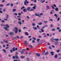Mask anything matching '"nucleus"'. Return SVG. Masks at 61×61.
I'll return each mask as SVG.
<instances>
[{"label":"nucleus","instance_id":"nucleus-17","mask_svg":"<svg viewBox=\"0 0 61 61\" xmlns=\"http://www.w3.org/2000/svg\"><path fill=\"white\" fill-rule=\"evenodd\" d=\"M3 42H4L5 43H8V41H5V40H3Z\"/></svg>","mask_w":61,"mask_h":61},{"label":"nucleus","instance_id":"nucleus-4","mask_svg":"<svg viewBox=\"0 0 61 61\" xmlns=\"http://www.w3.org/2000/svg\"><path fill=\"white\" fill-rule=\"evenodd\" d=\"M50 53L51 55L52 56H53L54 55V52L51 51L50 52Z\"/></svg>","mask_w":61,"mask_h":61},{"label":"nucleus","instance_id":"nucleus-12","mask_svg":"<svg viewBox=\"0 0 61 61\" xmlns=\"http://www.w3.org/2000/svg\"><path fill=\"white\" fill-rule=\"evenodd\" d=\"M24 44H25V45H27V42L26 41H24Z\"/></svg>","mask_w":61,"mask_h":61},{"label":"nucleus","instance_id":"nucleus-29","mask_svg":"<svg viewBox=\"0 0 61 61\" xmlns=\"http://www.w3.org/2000/svg\"><path fill=\"white\" fill-rule=\"evenodd\" d=\"M15 47H14L13 49V51H15Z\"/></svg>","mask_w":61,"mask_h":61},{"label":"nucleus","instance_id":"nucleus-3","mask_svg":"<svg viewBox=\"0 0 61 61\" xmlns=\"http://www.w3.org/2000/svg\"><path fill=\"white\" fill-rule=\"evenodd\" d=\"M27 0H25L24 2V4L25 5H26V6H27L28 4H26V3H27Z\"/></svg>","mask_w":61,"mask_h":61},{"label":"nucleus","instance_id":"nucleus-10","mask_svg":"<svg viewBox=\"0 0 61 61\" xmlns=\"http://www.w3.org/2000/svg\"><path fill=\"white\" fill-rule=\"evenodd\" d=\"M16 10L15 9H14L12 10V11L13 12H15L16 11Z\"/></svg>","mask_w":61,"mask_h":61},{"label":"nucleus","instance_id":"nucleus-47","mask_svg":"<svg viewBox=\"0 0 61 61\" xmlns=\"http://www.w3.org/2000/svg\"><path fill=\"white\" fill-rule=\"evenodd\" d=\"M44 22L45 23H47V21L46 20H44Z\"/></svg>","mask_w":61,"mask_h":61},{"label":"nucleus","instance_id":"nucleus-46","mask_svg":"<svg viewBox=\"0 0 61 61\" xmlns=\"http://www.w3.org/2000/svg\"><path fill=\"white\" fill-rule=\"evenodd\" d=\"M39 40H40V39H37V41L38 42H39Z\"/></svg>","mask_w":61,"mask_h":61},{"label":"nucleus","instance_id":"nucleus-21","mask_svg":"<svg viewBox=\"0 0 61 61\" xmlns=\"http://www.w3.org/2000/svg\"><path fill=\"white\" fill-rule=\"evenodd\" d=\"M33 28L34 30H36V29H37V28L36 27H33Z\"/></svg>","mask_w":61,"mask_h":61},{"label":"nucleus","instance_id":"nucleus-43","mask_svg":"<svg viewBox=\"0 0 61 61\" xmlns=\"http://www.w3.org/2000/svg\"><path fill=\"white\" fill-rule=\"evenodd\" d=\"M2 23H5V21L4 20H2L1 21Z\"/></svg>","mask_w":61,"mask_h":61},{"label":"nucleus","instance_id":"nucleus-34","mask_svg":"<svg viewBox=\"0 0 61 61\" xmlns=\"http://www.w3.org/2000/svg\"><path fill=\"white\" fill-rule=\"evenodd\" d=\"M42 24V22H40L38 23V25H41Z\"/></svg>","mask_w":61,"mask_h":61},{"label":"nucleus","instance_id":"nucleus-51","mask_svg":"<svg viewBox=\"0 0 61 61\" xmlns=\"http://www.w3.org/2000/svg\"><path fill=\"white\" fill-rule=\"evenodd\" d=\"M42 37V36H38V37H39V38H41Z\"/></svg>","mask_w":61,"mask_h":61},{"label":"nucleus","instance_id":"nucleus-19","mask_svg":"<svg viewBox=\"0 0 61 61\" xmlns=\"http://www.w3.org/2000/svg\"><path fill=\"white\" fill-rule=\"evenodd\" d=\"M55 10L56 11H58V8L57 7H56L55 9Z\"/></svg>","mask_w":61,"mask_h":61},{"label":"nucleus","instance_id":"nucleus-26","mask_svg":"<svg viewBox=\"0 0 61 61\" xmlns=\"http://www.w3.org/2000/svg\"><path fill=\"white\" fill-rule=\"evenodd\" d=\"M23 29H27V27H23Z\"/></svg>","mask_w":61,"mask_h":61},{"label":"nucleus","instance_id":"nucleus-64","mask_svg":"<svg viewBox=\"0 0 61 61\" xmlns=\"http://www.w3.org/2000/svg\"><path fill=\"white\" fill-rule=\"evenodd\" d=\"M50 14L51 15H52V14H53V12H52V11H51L50 12Z\"/></svg>","mask_w":61,"mask_h":61},{"label":"nucleus","instance_id":"nucleus-59","mask_svg":"<svg viewBox=\"0 0 61 61\" xmlns=\"http://www.w3.org/2000/svg\"><path fill=\"white\" fill-rule=\"evenodd\" d=\"M51 7H52V8H53V9H55V8L54 7V6H53L52 5Z\"/></svg>","mask_w":61,"mask_h":61},{"label":"nucleus","instance_id":"nucleus-18","mask_svg":"<svg viewBox=\"0 0 61 61\" xmlns=\"http://www.w3.org/2000/svg\"><path fill=\"white\" fill-rule=\"evenodd\" d=\"M35 16H39V15L37 14L36 13H35Z\"/></svg>","mask_w":61,"mask_h":61},{"label":"nucleus","instance_id":"nucleus-15","mask_svg":"<svg viewBox=\"0 0 61 61\" xmlns=\"http://www.w3.org/2000/svg\"><path fill=\"white\" fill-rule=\"evenodd\" d=\"M54 15L56 17V18L57 19V15L56 14H55Z\"/></svg>","mask_w":61,"mask_h":61},{"label":"nucleus","instance_id":"nucleus-16","mask_svg":"<svg viewBox=\"0 0 61 61\" xmlns=\"http://www.w3.org/2000/svg\"><path fill=\"white\" fill-rule=\"evenodd\" d=\"M2 50L4 52V53H6V50L4 49H3Z\"/></svg>","mask_w":61,"mask_h":61},{"label":"nucleus","instance_id":"nucleus-20","mask_svg":"<svg viewBox=\"0 0 61 61\" xmlns=\"http://www.w3.org/2000/svg\"><path fill=\"white\" fill-rule=\"evenodd\" d=\"M56 58H57V55L56 54L54 56Z\"/></svg>","mask_w":61,"mask_h":61},{"label":"nucleus","instance_id":"nucleus-30","mask_svg":"<svg viewBox=\"0 0 61 61\" xmlns=\"http://www.w3.org/2000/svg\"><path fill=\"white\" fill-rule=\"evenodd\" d=\"M20 57L21 58H24L25 57L23 56H20Z\"/></svg>","mask_w":61,"mask_h":61},{"label":"nucleus","instance_id":"nucleus-49","mask_svg":"<svg viewBox=\"0 0 61 61\" xmlns=\"http://www.w3.org/2000/svg\"><path fill=\"white\" fill-rule=\"evenodd\" d=\"M14 40L16 41V40H17V39L16 38H14Z\"/></svg>","mask_w":61,"mask_h":61},{"label":"nucleus","instance_id":"nucleus-11","mask_svg":"<svg viewBox=\"0 0 61 61\" xmlns=\"http://www.w3.org/2000/svg\"><path fill=\"white\" fill-rule=\"evenodd\" d=\"M54 39L55 41H59V39Z\"/></svg>","mask_w":61,"mask_h":61},{"label":"nucleus","instance_id":"nucleus-60","mask_svg":"<svg viewBox=\"0 0 61 61\" xmlns=\"http://www.w3.org/2000/svg\"><path fill=\"white\" fill-rule=\"evenodd\" d=\"M5 10H6L5 9H4L3 10V11H4V12H5Z\"/></svg>","mask_w":61,"mask_h":61},{"label":"nucleus","instance_id":"nucleus-2","mask_svg":"<svg viewBox=\"0 0 61 61\" xmlns=\"http://www.w3.org/2000/svg\"><path fill=\"white\" fill-rule=\"evenodd\" d=\"M25 51V49H24L22 50L21 51H20V53L21 54H24V52Z\"/></svg>","mask_w":61,"mask_h":61},{"label":"nucleus","instance_id":"nucleus-8","mask_svg":"<svg viewBox=\"0 0 61 61\" xmlns=\"http://www.w3.org/2000/svg\"><path fill=\"white\" fill-rule=\"evenodd\" d=\"M23 11L24 12H26L27 11V10L26 9H24L23 10Z\"/></svg>","mask_w":61,"mask_h":61},{"label":"nucleus","instance_id":"nucleus-48","mask_svg":"<svg viewBox=\"0 0 61 61\" xmlns=\"http://www.w3.org/2000/svg\"><path fill=\"white\" fill-rule=\"evenodd\" d=\"M18 30H15V33H17V31Z\"/></svg>","mask_w":61,"mask_h":61},{"label":"nucleus","instance_id":"nucleus-33","mask_svg":"<svg viewBox=\"0 0 61 61\" xmlns=\"http://www.w3.org/2000/svg\"><path fill=\"white\" fill-rule=\"evenodd\" d=\"M46 8H47V9H49L50 8L49 7V6H46Z\"/></svg>","mask_w":61,"mask_h":61},{"label":"nucleus","instance_id":"nucleus-42","mask_svg":"<svg viewBox=\"0 0 61 61\" xmlns=\"http://www.w3.org/2000/svg\"><path fill=\"white\" fill-rule=\"evenodd\" d=\"M4 6V5L2 4L0 5V7H3Z\"/></svg>","mask_w":61,"mask_h":61},{"label":"nucleus","instance_id":"nucleus-45","mask_svg":"<svg viewBox=\"0 0 61 61\" xmlns=\"http://www.w3.org/2000/svg\"><path fill=\"white\" fill-rule=\"evenodd\" d=\"M33 40H36V38H35V37H33Z\"/></svg>","mask_w":61,"mask_h":61},{"label":"nucleus","instance_id":"nucleus-44","mask_svg":"<svg viewBox=\"0 0 61 61\" xmlns=\"http://www.w3.org/2000/svg\"><path fill=\"white\" fill-rule=\"evenodd\" d=\"M45 2V0H44L42 2L41 1V3H44Z\"/></svg>","mask_w":61,"mask_h":61},{"label":"nucleus","instance_id":"nucleus-13","mask_svg":"<svg viewBox=\"0 0 61 61\" xmlns=\"http://www.w3.org/2000/svg\"><path fill=\"white\" fill-rule=\"evenodd\" d=\"M18 24H19L20 25H21L22 24V22H21L20 21H18Z\"/></svg>","mask_w":61,"mask_h":61},{"label":"nucleus","instance_id":"nucleus-37","mask_svg":"<svg viewBox=\"0 0 61 61\" xmlns=\"http://www.w3.org/2000/svg\"><path fill=\"white\" fill-rule=\"evenodd\" d=\"M33 9H36V6H34L33 7Z\"/></svg>","mask_w":61,"mask_h":61},{"label":"nucleus","instance_id":"nucleus-23","mask_svg":"<svg viewBox=\"0 0 61 61\" xmlns=\"http://www.w3.org/2000/svg\"><path fill=\"white\" fill-rule=\"evenodd\" d=\"M10 35H13V32H10Z\"/></svg>","mask_w":61,"mask_h":61},{"label":"nucleus","instance_id":"nucleus-5","mask_svg":"<svg viewBox=\"0 0 61 61\" xmlns=\"http://www.w3.org/2000/svg\"><path fill=\"white\" fill-rule=\"evenodd\" d=\"M55 45H57L59 44V43L57 41H55Z\"/></svg>","mask_w":61,"mask_h":61},{"label":"nucleus","instance_id":"nucleus-9","mask_svg":"<svg viewBox=\"0 0 61 61\" xmlns=\"http://www.w3.org/2000/svg\"><path fill=\"white\" fill-rule=\"evenodd\" d=\"M36 56H40V54L38 53H36Z\"/></svg>","mask_w":61,"mask_h":61},{"label":"nucleus","instance_id":"nucleus-36","mask_svg":"<svg viewBox=\"0 0 61 61\" xmlns=\"http://www.w3.org/2000/svg\"><path fill=\"white\" fill-rule=\"evenodd\" d=\"M48 54V52H47L45 54V55H47Z\"/></svg>","mask_w":61,"mask_h":61},{"label":"nucleus","instance_id":"nucleus-63","mask_svg":"<svg viewBox=\"0 0 61 61\" xmlns=\"http://www.w3.org/2000/svg\"><path fill=\"white\" fill-rule=\"evenodd\" d=\"M8 48H9V47H7L5 48V49H8Z\"/></svg>","mask_w":61,"mask_h":61},{"label":"nucleus","instance_id":"nucleus-27","mask_svg":"<svg viewBox=\"0 0 61 61\" xmlns=\"http://www.w3.org/2000/svg\"><path fill=\"white\" fill-rule=\"evenodd\" d=\"M34 11V9H31L30 10V11Z\"/></svg>","mask_w":61,"mask_h":61},{"label":"nucleus","instance_id":"nucleus-62","mask_svg":"<svg viewBox=\"0 0 61 61\" xmlns=\"http://www.w3.org/2000/svg\"><path fill=\"white\" fill-rule=\"evenodd\" d=\"M52 31H54L55 30V29H53L52 30Z\"/></svg>","mask_w":61,"mask_h":61},{"label":"nucleus","instance_id":"nucleus-25","mask_svg":"<svg viewBox=\"0 0 61 61\" xmlns=\"http://www.w3.org/2000/svg\"><path fill=\"white\" fill-rule=\"evenodd\" d=\"M25 8V6H23L21 7V10H22V9H24V8Z\"/></svg>","mask_w":61,"mask_h":61},{"label":"nucleus","instance_id":"nucleus-7","mask_svg":"<svg viewBox=\"0 0 61 61\" xmlns=\"http://www.w3.org/2000/svg\"><path fill=\"white\" fill-rule=\"evenodd\" d=\"M30 8H31L30 7H28L27 8V10H28V11H29Z\"/></svg>","mask_w":61,"mask_h":61},{"label":"nucleus","instance_id":"nucleus-32","mask_svg":"<svg viewBox=\"0 0 61 61\" xmlns=\"http://www.w3.org/2000/svg\"><path fill=\"white\" fill-rule=\"evenodd\" d=\"M41 30L42 32H44V30L43 29H41Z\"/></svg>","mask_w":61,"mask_h":61},{"label":"nucleus","instance_id":"nucleus-22","mask_svg":"<svg viewBox=\"0 0 61 61\" xmlns=\"http://www.w3.org/2000/svg\"><path fill=\"white\" fill-rule=\"evenodd\" d=\"M25 35L26 36H28V35H29V33H25Z\"/></svg>","mask_w":61,"mask_h":61},{"label":"nucleus","instance_id":"nucleus-50","mask_svg":"<svg viewBox=\"0 0 61 61\" xmlns=\"http://www.w3.org/2000/svg\"><path fill=\"white\" fill-rule=\"evenodd\" d=\"M51 27H53V25L52 24H51Z\"/></svg>","mask_w":61,"mask_h":61},{"label":"nucleus","instance_id":"nucleus-38","mask_svg":"<svg viewBox=\"0 0 61 61\" xmlns=\"http://www.w3.org/2000/svg\"><path fill=\"white\" fill-rule=\"evenodd\" d=\"M14 61H20L19 60H13Z\"/></svg>","mask_w":61,"mask_h":61},{"label":"nucleus","instance_id":"nucleus-1","mask_svg":"<svg viewBox=\"0 0 61 61\" xmlns=\"http://www.w3.org/2000/svg\"><path fill=\"white\" fill-rule=\"evenodd\" d=\"M5 26L7 27H4V28L5 30H7V31L8 30V29L7 28H8L9 27V26L8 25V24L6 25Z\"/></svg>","mask_w":61,"mask_h":61},{"label":"nucleus","instance_id":"nucleus-28","mask_svg":"<svg viewBox=\"0 0 61 61\" xmlns=\"http://www.w3.org/2000/svg\"><path fill=\"white\" fill-rule=\"evenodd\" d=\"M14 15H17V13H14Z\"/></svg>","mask_w":61,"mask_h":61},{"label":"nucleus","instance_id":"nucleus-35","mask_svg":"<svg viewBox=\"0 0 61 61\" xmlns=\"http://www.w3.org/2000/svg\"><path fill=\"white\" fill-rule=\"evenodd\" d=\"M10 5L12 7V6H13V5H14V4H13L11 3L10 4Z\"/></svg>","mask_w":61,"mask_h":61},{"label":"nucleus","instance_id":"nucleus-24","mask_svg":"<svg viewBox=\"0 0 61 61\" xmlns=\"http://www.w3.org/2000/svg\"><path fill=\"white\" fill-rule=\"evenodd\" d=\"M15 30H18V28L16 27H15Z\"/></svg>","mask_w":61,"mask_h":61},{"label":"nucleus","instance_id":"nucleus-6","mask_svg":"<svg viewBox=\"0 0 61 61\" xmlns=\"http://www.w3.org/2000/svg\"><path fill=\"white\" fill-rule=\"evenodd\" d=\"M15 57H16V59H18V60H20V59L19 58V57H18L17 56H15Z\"/></svg>","mask_w":61,"mask_h":61},{"label":"nucleus","instance_id":"nucleus-39","mask_svg":"<svg viewBox=\"0 0 61 61\" xmlns=\"http://www.w3.org/2000/svg\"><path fill=\"white\" fill-rule=\"evenodd\" d=\"M29 47H30L31 48H33V46H31L30 45H29Z\"/></svg>","mask_w":61,"mask_h":61},{"label":"nucleus","instance_id":"nucleus-41","mask_svg":"<svg viewBox=\"0 0 61 61\" xmlns=\"http://www.w3.org/2000/svg\"><path fill=\"white\" fill-rule=\"evenodd\" d=\"M56 52L57 53H59V52H60V50H58L56 51Z\"/></svg>","mask_w":61,"mask_h":61},{"label":"nucleus","instance_id":"nucleus-56","mask_svg":"<svg viewBox=\"0 0 61 61\" xmlns=\"http://www.w3.org/2000/svg\"><path fill=\"white\" fill-rule=\"evenodd\" d=\"M51 46L52 47H53V48H55V46L53 45H52Z\"/></svg>","mask_w":61,"mask_h":61},{"label":"nucleus","instance_id":"nucleus-31","mask_svg":"<svg viewBox=\"0 0 61 61\" xmlns=\"http://www.w3.org/2000/svg\"><path fill=\"white\" fill-rule=\"evenodd\" d=\"M60 20V18L59 17H58V18L57 19V20L58 21H59V20Z\"/></svg>","mask_w":61,"mask_h":61},{"label":"nucleus","instance_id":"nucleus-58","mask_svg":"<svg viewBox=\"0 0 61 61\" xmlns=\"http://www.w3.org/2000/svg\"><path fill=\"white\" fill-rule=\"evenodd\" d=\"M47 36H46V35H44V37H46Z\"/></svg>","mask_w":61,"mask_h":61},{"label":"nucleus","instance_id":"nucleus-57","mask_svg":"<svg viewBox=\"0 0 61 61\" xmlns=\"http://www.w3.org/2000/svg\"><path fill=\"white\" fill-rule=\"evenodd\" d=\"M49 20L51 21H52V22H53V20L52 19H50Z\"/></svg>","mask_w":61,"mask_h":61},{"label":"nucleus","instance_id":"nucleus-14","mask_svg":"<svg viewBox=\"0 0 61 61\" xmlns=\"http://www.w3.org/2000/svg\"><path fill=\"white\" fill-rule=\"evenodd\" d=\"M47 25H46L43 26L42 28V29H44L45 28V27H47Z\"/></svg>","mask_w":61,"mask_h":61},{"label":"nucleus","instance_id":"nucleus-52","mask_svg":"<svg viewBox=\"0 0 61 61\" xmlns=\"http://www.w3.org/2000/svg\"><path fill=\"white\" fill-rule=\"evenodd\" d=\"M53 6H54V7H56V5L55 4H53Z\"/></svg>","mask_w":61,"mask_h":61},{"label":"nucleus","instance_id":"nucleus-55","mask_svg":"<svg viewBox=\"0 0 61 61\" xmlns=\"http://www.w3.org/2000/svg\"><path fill=\"white\" fill-rule=\"evenodd\" d=\"M5 2V0H3L2 1V3H4Z\"/></svg>","mask_w":61,"mask_h":61},{"label":"nucleus","instance_id":"nucleus-61","mask_svg":"<svg viewBox=\"0 0 61 61\" xmlns=\"http://www.w3.org/2000/svg\"><path fill=\"white\" fill-rule=\"evenodd\" d=\"M26 17L28 19H30V18H29V16H27Z\"/></svg>","mask_w":61,"mask_h":61},{"label":"nucleus","instance_id":"nucleus-40","mask_svg":"<svg viewBox=\"0 0 61 61\" xmlns=\"http://www.w3.org/2000/svg\"><path fill=\"white\" fill-rule=\"evenodd\" d=\"M32 25L33 26H35V25H36V24L35 23H32Z\"/></svg>","mask_w":61,"mask_h":61},{"label":"nucleus","instance_id":"nucleus-53","mask_svg":"<svg viewBox=\"0 0 61 61\" xmlns=\"http://www.w3.org/2000/svg\"><path fill=\"white\" fill-rule=\"evenodd\" d=\"M19 32H21V29H19Z\"/></svg>","mask_w":61,"mask_h":61},{"label":"nucleus","instance_id":"nucleus-54","mask_svg":"<svg viewBox=\"0 0 61 61\" xmlns=\"http://www.w3.org/2000/svg\"><path fill=\"white\" fill-rule=\"evenodd\" d=\"M13 59H15V56H13Z\"/></svg>","mask_w":61,"mask_h":61}]
</instances>
